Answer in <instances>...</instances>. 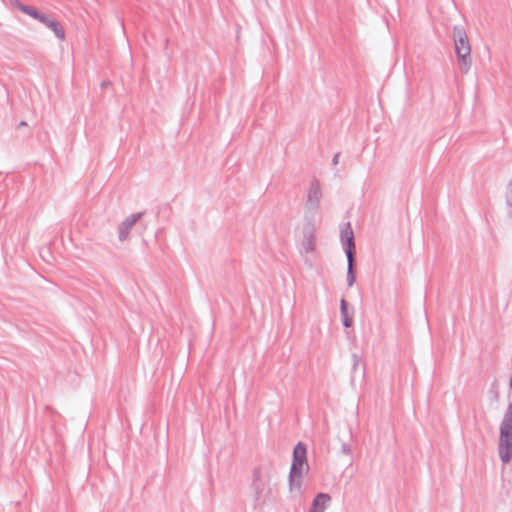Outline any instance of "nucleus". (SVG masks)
<instances>
[{
    "label": "nucleus",
    "instance_id": "nucleus-18",
    "mask_svg": "<svg viewBox=\"0 0 512 512\" xmlns=\"http://www.w3.org/2000/svg\"><path fill=\"white\" fill-rule=\"evenodd\" d=\"M26 125H27V123H26L25 121H21V122L19 123V127H24V126H26Z\"/></svg>",
    "mask_w": 512,
    "mask_h": 512
},
{
    "label": "nucleus",
    "instance_id": "nucleus-19",
    "mask_svg": "<svg viewBox=\"0 0 512 512\" xmlns=\"http://www.w3.org/2000/svg\"><path fill=\"white\" fill-rule=\"evenodd\" d=\"M107 84H108L107 82H103L102 87L106 86Z\"/></svg>",
    "mask_w": 512,
    "mask_h": 512
},
{
    "label": "nucleus",
    "instance_id": "nucleus-11",
    "mask_svg": "<svg viewBox=\"0 0 512 512\" xmlns=\"http://www.w3.org/2000/svg\"><path fill=\"white\" fill-rule=\"evenodd\" d=\"M303 473H289V489L295 496H301Z\"/></svg>",
    "mask_w": 512,
    "mask_h": 512
},
{
    "label": "nucleus",
    "instance_id": "nucleus-1",
    "mask_svg": "<svg viewBox=\"0 0 512 512\" xmlns=\"http://www.w3.org/2000/svg\"><path fill=\"white\" fill-rule=\"evenodd\" d=\"M498 454L503 464L512 459V402L508 404L500 423Z\"/></svg>",
    "mask_w": 512,
    "mask_h": 512
},
{
    "label": "nucleus",
    "instance_id": "nucleus-14",
    "mask_svg": "<svg viewBox=\"0 0 512 512\" xmlns=\"http://www.w3.org/2000/svg\"><path fill=\"white\" fill-rule=\"evenodd\" d=\"M506 204L510 208L509 214L512 216V176L509 178L506 193H505Z\"/></svg>",
    "mask_w": 512,
    "mask_h": 512
},
{
    "label": "nucleus",
    "instance_id": "nucleus-13",
    "mask_svg": "<svg viewBox=\"0 0 512 512\" xmlns=\"http://www.w3.org/2000/svg\"><path fill=\"white\" fill-rule=\"evenodd\" d=\"M340 311H341V315H342L343 325L346 328L350 327L352 325V318H350L348 315L347 303H346L345 299H343V298L340 301Z\"/></svg>",
    "mask_w": 512,
    "mask_h": 512
},
{
    "label": "nucleus",
    "instance_id": "nucleus-4",
    "mask_svg": "<svg viewBox=\"0 0 512 512\" xmlns=\"http://www.w3.org/2000/svg\"><path fill=\"white\" fill-rule=\"evenodd\" d=\"M340 238L347 258V283L352 286V228L349 221L341 226Z\"/></svg>",
    "mask_w": 512,
    "mask_h": 512
},
{
    "label": "nucleus",
    "instance_id": "nucleus-7",
    "mask_svg": "<svg viewBox=\"0 0 512 512\" xmlns=\"http://www.w3.org/2000/svg\"><path fill=\"white\" fill-rule=\"evenodd\" d=\"M144 212H138L131 214L125 218L118 226V238L119 241L124 242L128 239L130 231L135 224L143 217Z\"/></svg>",
    "mask_w": 512,
    "mask_h": 512
},
{
    "label": "nucleus",
    "instance_id": "nucleus-12",
    "mask_svg": "<svg viewBox=\"0 0 512 512\" xmlns=\"http://www.w3.org/2000/svg\"><path fill=\"white\" fill-rule=\"evenodd\" d=\"M16 7L23 13L31 16L32 18H34L38 21L41 19V17L44 14V13L39 12L38 10H36L35 8H33L31 6H27V5H24L21 3H17Z\"/></svg>",
    "mask_w": 512,
    "mask_h": 512
},
{
    "label": "nucleus",
    "instance_id": "nucleus-3",
    "mask_svg": "<svg viewBox=\"0 0 512 512\" xmlns=\"http://www.w3.org/2000/svg\"><path fill=\"white\" fill-rule=\"evenodd\" d=\"M268 482L269 481L265 479L260 468H255L253 470L252 489L255 506L263 505L268 499L270 494Z\"/></svg>",
    "mask_w": 512,
    "mask_h": 512
},
{
    "label": "nucleus",
    "instance_id": "nucleus-16",
    "mask_svg": "<svg viewBox=\"0 0 512 512\" xmlns=\"http://www.w3.org/2000/svg\"><path fill=\"white\" fill-rule=\"evenodd\" d=\"M339 159H340V153H336L334 156H333V159H332V163L333 165H337L339 163Z\"/></svg>",
    "mask_w": 512,
    "mask_h": 512
},
{
    "label": "nucleus",
    "instance_id": "nucleus-8",
    "mask_svg": "<svg viewBox=\"0 0 512 512\" xmlns=\"http://www.w3.org/2000/svg\"><path fill=\"white\" fill-rule=\"evenodd\" d=\"M315 229L314 224L311 222L304 228L302 247L306 253H310L315 249Z\"/></svg>",
    "mask_w": 512,
    "mask_h": 512
},
{
    "label": "nucleus",
    "instance_id": "nucleus-5",
    "mask_svg": "<svg viewBox=\"0 0 512 512\" xmlns=\"http://www.w3.org/2000/svg\"><path fill=\"white\" fill-rule=\"evenodd\" d=\"M322 198V191L320 187V183L317 179H313L310 182L309 190L307 194V200L305 203V211L306 217L310 214L314 216V214L320 208V201Z\"/></svg>",
    "mask_w": 512,
    "mask_h": 512
},
{
    "label": "nucleus",
    "instance_id": "nucleus-17",
    "mask_svg": "<svg viewBox=\"0 0 512 512\" xmlns=\"http://www.w3.org/2000/svg\"><path fill=\"white\" fill-rule=\"evenodd\" d=\"M491 392H492V394H493V397H494L496 400H498L499 395H498V391H497V389H496V388H493V389L491 390Z\"/></svg>",
    "mask_w": 512,
    "mask_h": 512
},
{
    "label": "nucleus",
    "instance_id": "nucleus-15",
    "mask_svg": "<svg viewBox=\"0 0 512 512\" xmlns=\"http://www.w3.org/2000/svg\"><path fill=\"white\" fill-rule=\"evenodd\" d=\"M342 451H343V453H345V454L350 453V445H349V444H347V443H343V444H342Z\"/></svg>",
    "mask_w": 512,
    "mask_h": 512
},
{
    "label": "nucleus",
    "instance_id": "nucleus-9",
    "mask_svg": "<svg viewBox=\"0 0 512 512\" xmlns=\"http://www.w3.org/2000/svg\"><path fill=\"white\" fill-rule=\"evenodd\" d=\"M39 22H41L47 28L52 30L54 32L55 36L59 40H61V41L65 40V31H64L63 27L55 19L51 18L50 16H48L46 14H43V16L41 17Z\"/></svg>",
    "mask_w": 512,
    "mask_h": 512
},
{
    "label": "nucleus",
    "instance_id": "nucleus-6",
    "mask_svg": "<svg viewBox=\"0 0 512 512\" xmlns=\"http://www.w3.org/2000/svg\"><path fill=\"white\" fill-rule=\"evenodd\" d=\"M307 449L302 442H298L293 450V460L290 468L292 473L308 472Z\"/></svg>",
    "mask_w": 512,
    "mask_h": 512
},
{
    "label": "nucleus",
    "instance_id": "nucleus-10",
    "mask_svg": "<svg viewBox=\"0 0 512 512\" xmlns=\"http://www.w3.org/2000/svg\"><path fill=\"white\" fill-rule=\"evenodd\" d=\"M331 501V497L326 493H318L312 501L310 512H324Z\"/></svg>",
    "mask_w": 512,
    "mask_h": 512
},
{
    "label": "nucleus",
    "instance_id": "nucleus-2",
    "mask_svg": "<svg viewBox=\"0 0 512 512\" xmlns=\"http://www.w3.org/2000/svg\"><path fill=\"white\" fill-rule=\"evenodd\" d=\"M453 41L460 69L466 74L471 68L472 58L470 43L464 28L459 26L453 28Z\"/></svg>",
    "mask_w": 512,
    "mask_h": 512
}]
</instances>
